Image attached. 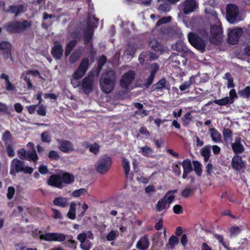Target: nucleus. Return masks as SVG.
<instances>
[{"label": "nucleus", "instance_id": "1", "mask_svg": "<svg viewBox=\"0 0 250 250\" xmlns=\"http://www.w3.org/2000/svg\"><path fill=\"white\" fill-rule=\"evenodd\" d=\"M115 75L114 72L110 69L103 74L100 80V85L103 91L106 93L111 92L115 85Z\"/></svg>", "mask_w": 250, "mask_h": 250}, {"label": "nucleus", "instance_id": "2", "mask_svg": "<svg viewBox=\"0 0 250 250\" xmlns=\"http://www.w3.org/2000/svg\"><path fill=\"white\" fill-rule=\"evenodd\" d=\"M89 60L87 58H84L82 60L80 64L73 74V79L71 81V83L74 87L79 85L78 80L82 78L87 71L89 66Z\"/></svg>", "mask_w": 250, "mask_h": 250}, {"label": "nucleus", "instance_id": "3", "mask_svg": "<svg viewBox=\"0 0 250 250\" xmlns=\"http://www.w3.org/2000/svg\"><path fill=\"white\" fill-rule=\"evenodd\" d=\"M111 164V158L107 155H103L98 159L95 164V168L98 173L104 175L110 169Z\"/></svg>", "mask_w": 250, "mask_h": 250}, {"label": "nucleus", "instance_id": "4", "mask_svg": "<svg viewBox=\"0 0 250 250\" xmlns=\"http://www.w3.org/2000/svg\"><path fill=\"white\" fill-rule=\"evenodd\" d=\"M30 22L27 21H23L21 22L14 21L7 24L5 26L7 31L11 33H19L30 27Z\"/></svg>", "mask_w": 250, "mask_h": 250}, {"label": "nucleus", "instance_id": "5", "mask_svg": "<svg viewBox=\"0 0 250 250\" xmlns=\"http://www.w3.org/2000/svg\"><path fill=\"white\" fill-rule=\"evenodd\" d=\"M39 238L41 240H44L46 241L62 242L65 240L66 236L62 233L47 232L41 234Z\"/></svg>", "mask_w": 250, "mask_h": 250}, {"label": "nucleus", "instance_id": "6", "mask_svg": "<svg viewBox=\"0 0 250 250\" xmlns=\"http://www.w3.org/2000/svg\"><path fill=\"white\" fill-rule=\"evenodd\" d=\"M31 77L38 78L44 80L43 77L40 75V72L37 70H28L23 72L21 76V78H23L26 83L28 89H33L35 88L32 84Z\"/></svg>", "mask_w": 250, "mask_h": 250}, {"label": "nucleus", "instance_id": "7", "mask_svg": "<svg viewBox=\"0 0 250 250\" xmlns=\"http://www.w3.org/2000/svg\"><path fill=\"white\" fill-rule=\"evenodd\" d=\"M188 40L190 44L197 49L203 52L206 47V43L204 40L193 33H189Z\"/></svg>", "mask_w": 250, "mask_h": 250}, {"label": "nucleus", "instance_id": "8", "mask_svg": "<svg viewBox=\"0 0 250 250\" xmlns=\"http://www.w3.org/2000/svg\"><path fill=\"white\" fill-rule=\"evenodd\" d=\"M239 10L236 5L229 4L227 7V18L229 22L234 23L238 21Z\"/></svg>", "mask_w": 250, "mask_h": 250}, {"label": "nucleus", "instance_id": "9", "mask_svg": "<svg viewBox=\"0 0 250 250\" xmlns=\"http://www.w3.org/2000/svg\"><path fill=\"white\" fill-rule=\"evenodd\" d=\"M223 31L220 23L217 21L215 25H212L210 29V42L214 43H217L221 39Z\"/></svg>", "mask_w": 250, "mask_h": 250}, {"label": "nucleus", "instance_id": "10", "mask_svg": "<svg viewBox=\"0 0 250 250\" xmlns=\"http://www.w3.org/2000/svg\"><path fill=\"white\" fill-rule=\"evenodd\" d=\"M135 73L132 71H129L121 78L120 83L123 88L128 90L130 88L131 83L134 79Z\"/></svg>", "mask_w": 250, "mask_h": 250}, {"label": "nucleus", "instance_id": "11", "mask_svg": "<svg viewBox=\"0 0 250 250\" xmlns=\"http://www.w3.org/2000/svg\"><path fill=\"white\" fill-rule=\"evenodd\" d=\"M242 34L243 30L240 28L230 30L228 33V42L231 44H236Z\"/></svg>", "mask_w": 250, "mask_h": 250}, {"label": "nucleus", "instance_id": "12", "mask_svg": "<svg viewBox=\"0 0 250 250\" xmlns=\"http://www.w3.org/2000/svg\"><path fill=\"white\" fill-rule=\"evenodd\" d=\"M24 163L17 159H13L11 162L10 173L12 175H16L18 172L23 170Z\"/></svg>", "mask_w": 250, "mask_h": 250}, {"label": "nucleus", "instance_id": "13", "mask_svg": "<svg viewBox=\"0 0 250 250\" xmlns=\"http://www.w3.org/2000/svg\"><path fill=\"white\" fill-rule=\"evenodd\" d=\"M182 6L184 13L188 14L194 11L197 8L198 4L195 0H185L182 3Z\"/></svg>", "mask_w": 250, "mask_h": 250}, {"label": "nucleus", "instance_id": "14", "mask_svg": "<svg viewBox=\"0 0 250 250\" xmlns=\"http://www.w3.org/2000/svg\"><path fill=\"white\" fill-rule=\"evenodd\" d=\"M244 141L240 137L235 138L234 143L231 144L232 150L235 154L243 153L245 150V147L243 145Z\"/></svg>", "mask_w": 250, "mask_h": 250}, {"label": "nucleus", "instance_id": "15", "mask_svg": "<svg viewBox=\"0 0 250 250\" xmlns=\"http://www.w3.org/2000/svg\"><path fill=\"white\" fill-rule=\"evenodd\" d=\"M231 165L232 168L237 171L242 170L245 167V162L242 160V157L238 155H235L231 160Z\"/></svg>", "mask_w": 250, "mask_h": 250}, {"label": "nucleus", "instance_id": "16", "mask_svg": "<svg viewBox=\"0 0 250 250\" xmlns=\"http://www.w3.org/2000/svg\"><path fill=\"white\" fill-rule=\"evenodd\" d=\"M93 84L94 82L92 77L89 76L83 79L81 86L85 93H88L93 90Z\"/></svg>", "mask_w": 250, "mask_h": 250}, {"label": "nucleus", "instance_id": "17", "mask_svg": "<svg viewBox=\"0 0 250 250\" xmlns=\"http://www.w3.org/2000/svg\"><path fill=\"white\" fill-rule=\"evenodd\" d=\"M85 234L82 232L78 235L77 239L81 243L80 248L83 250H90L91 248V243L89 241H85Z\"/></svg>", "mask_w": 250, "mask_h": 250}, {"label": "nucleus", "instance_id": "18", "mask_svg": "<svg viewBox=\"0 0 250 250\" xmlns=\"http://www.w3.org/2000/svg\"><path fill=\"white\" fill-rule=\"evenodd\" d=\"M48 184L51 186H54L59 188H62L64 186L62 183L61 176L58 175H51L48 180Z\"/></svg>", "mask_w": 250, "mask_h": 250}, {"label": "nucleus", "instance_id": "19", "mask_svg": "<svg viewBox=\"0 0 250 250\" xmlns=\"http://www.w3.org/2000/svg\"><path fill=\"white\" fill-rule=\"evenodd\" d=\"M59 148L64 153H69L74 150L73 144L68 141H59Z\"/></svg>", "mask_w": 250, "mask_h": 250}, {"label": "nucleus", "instance_id": "20", "mask_svg": "<svg viewBox=\"0 0 250 250\" xmlns=\"http://www.w3.org/2000/svg\"><path fill=\"white\" fill-rule=\"evenodd\" d=\"M52 55L56 60H59L62 58L63 53L62 46L58 42H55L54 46L52 49Z\"/></svg>", "mask_w": 250, "mask_h": 250}, {"label": "nucleus", "instance_id": "21", "mask_svg": "<svg viewBox=\"0 0 250 250\" xmlns=\"http://www.w3.org/2000/svg\"><path fill=\"white\" fill-rule=\"evenodd\" d=\"M159 69V65L158 63H154L151 64L149 67L150 75L146 80V83L148 85L151 84L154 80L155 74Z\"/></svg>", "mask_w": 250, "mask_h": 250}, {"label": "nucleus", "instance_id": "22", "mask_svg": "<svg viewBox=\"0 0 250 250\" xmlns=\"http://www.w3.org/2000/svg\"><path fill=\"white\" fill-rule=\"evenodd\" d=\"M11 44L7 42H0V50H3V54L4 58L12 59L10 53Z\"/></svg>", "mask_w": 250, "mask_h": 250}, {"label": "nucleus", "instance_id": "23", "mask_svg": "<svg viewBox=\"0 0 250 250\" xmlns=\"http://www.w3.org/2000/svg\"><path fill=\"white\" fill-rule=\"evenodd\" d=\"M149 246V242L147 237L146 236L142 237L138 241L136 248L140 250H146Z\"/></svg>", "mask_w": 250, "mask_h": 250}, {"label": "nucleus", "instance_id": "24", "mask_svg": "<svg viewBox=\"0 0 250 250\" xmlns=\"http://www.w3.org/2000/svg\"><path fill=\"white\" fill-rule=\"evenodd\" d=\"M179 239L174 235L171 236L168 240L166 245L167 250H173L174 248L178 244Z\"/></svg>", "mask_w": 250, "mask_h": 250}, {"label": "nucleus", "instance_id": "25", "mask_svg": "<svg viewBox=\"0 0 250 250\" xmlns=\"http://www.w3.org/2000/svg\"><path fill=\"white\" fill-rule=\"evenodd\" d=\"M208 131L210 134L212 141L215 143L220 142L221 140V136L220 133L214 128H210Z\"/></svg>", "mask_w": 250, "mask_h": 250}, {"label": "nucleus", "instance_id": "26", "mask_svg": "<svg viewBox=\"0 0 250 250\" xmlns=\"http://www.w3.org/2000/svg\"><path fill=\"white\" fill-rule=\"evenodd\" d=\"M53 203L57 206L64 208L68 205V200L66 198L59 197L54 199Z\"/></svg>", "mask_w": 250, "mask_h": 250}, {"label": "nucleus", "instance_id": "27", "mask_svg": "<svg viewBox=\"0 0 250 250\" xmlns=\"http://www.w3.org/2000/svg\"><path fill=\"white\" fill-rule=\"evenodd\" d=\"M24 11V6L22 5H12L10 6L9 9V12L12 14H15L16 16L23 12Z\"/></svg>", "mask_w": 250, "mask_h": 250}, {"label": "nucleus", "instance_id": "28", "mask_svg": "<svg viewBox=\"0 0 250 250\" xmlns=\"http://www.w3.org/2000/svg\"><path fill=\"white\" fill-rule=\"evenodd\" d=\"M122 163L126 177L127 178L132 179L133 177V174L132 173L129 172L130 167L129 161L127 159L124 158L123 159Z\"/></svg>", "mask_w": 250, "mask_h": 250}, {"label": "nucleus", "instance_id": "29", "mask_svg": "<svg viewBox=\"0 0 250 250\" xmlns=\"http://www.w3.org/2000/svg\"><path fill=\"white\" fill-rule=\"evenodd\" d=\"M169 207V205L167 203V201L163 198L158 201L156 205V208L157 211H161L165 209H167Z\"/></svg>", "mask_w": 250, "mask_h": 250}, {"label": "nucleus", "instance_id": "30", "mask_svg": "<svg viewBox=\"0 0 250 250\" xmlns=\"http://www.w3.org/2000/svg\"><path fill=\"white\" fill-rule=\"evenodd\" d=\"M62 183L70 184L74 181V177L73 175L68 173H64L61 176Z\"/></svg>", "mask_w": 250, "mask_h": 250}, {"label": "nucleus", "instance_id": "31", "mask_svg": "<svg viewBox=\"0 0 250 250\" xmlns=\"http://www.w3.org/2000/svg\"><path fill=\"white\" fill-rule=\"evenodd\" d=\"M85 147L89 148V150L91 153L97 155L99 153L100 150V146L97 143L94 144H85Z\"/></svg>", "mask_w": 250, "mask_h": 250}, {"label": "nucleus", "instance_id": "32", "mask_svg": "<svg viewBox=\"0 0 250 250\" xmlns=\"http://www.w3.org/2000/svg\"><path fill=\"white\" fill-rule=\"evenodd\" d=\"M201 155L204 157V161H208L210 156V146H207L203 147L200 151Z\"/></svg>", "mask_w": 250, "mask_h": 250}, {"label": "nucleus", "instance_id": "33", "mask_svg": "<svg viewBox=\"0 0 250 250\" xmlns=\"http://www.w3.org/2000/svg\"><path fill=\"white\" fill-rule=\"evenodd\" d=\"M67 217L71 219H74L76 216V204L72 202L69 207V210L67 214Z\"/></svg>", "mask_w": 250, "mask_h": 250}, {"label": "nucleus", "instance_id": "34", "mask_svg": "<svg viewBox=\"0 0 250 250\" xmlns=\"http://www.w3.org/2000/svg\"><path fill=\"white\" fill-rule=\"evenodd\" d=\"M94 25L90 23L88 25V28L86 30L85 32V38L86 42L90 41L93 35V30L94 29Z\"/></svg>", "mask_w": 250, "mask_h": 250}, {"label": "nucleus", "instance_id": "35", "mask_svg": "<svg viewBox=\"0 0 250 250\" xmlns=\"http://www.w3.org/2000/svg\"><path fill=\"white\" fill-rule=\"evenodd\" d=\"M176 192V190H170L168 191L165 196L163 197L167 201V203L170 206V204L173 202L174 199V193Z\"/></svg>", "mask_w": 250, "mask_h": 250}, {"label": "nucleus", "instance_id": "36", "mask_svg": "<svg viewBox=\"0 0 250 250\" xmlns=\"http://www.w3.org/2000/svg\"><path fill=\"white\" fill-rule=\"evenodd\" d=\"M139 152L145 156H149L153 153V150L148 146H145L139 148Z\"/></svg>", "mask_w": 250, "mask_h": 250}, {"label": "nucleus", "instance_id": "37", "mask_svg": "<svg viewBox=\"0 0 250 250\" xmlns=\"http://www.w3.org/2000/svg\"><path fill=\"white\" fill-rule=\"evenodd\" d=\"M214 103L219 105H225L232 104V100L231 98H228V97H227L221 99L214 100Z\"/></svg>", "mask_w": 250, "mask_h": 250}, {"label": "nucleus", "instance_id": "38", "mask_svg": "<svg viewBox=\"0 0 250 250\" xmlns=\"http://www.w3.org/2000/svg\"><path fill=\"white\" fill-rule=\"evenodd\" d=\"M26 157L29 161H33L36 162L38 159V157L35 149L31 151H28L26 154Z\"/></svg>", "mask_w": 250, "mask_h": 250}, {"label": "nucleus", "instance_id": "39", "mask_svg": "<svg viewBox=\"0 0 250 250\" xmlns=\"http://www.w3.org/2000/svg\"><path fill=\"white\" fill-rule=\"evenodd\" d=\"M179 164L181 165L179 163ZM184 171L190 172L192 169L191 162L188 160H185L181 163Z\"/></svg>", "mask_w": 250, "mask_h": 250}, {"label": "nucleus", "instance_id": "40", "mask_svg": "<svg viewBox=\"0 0 250 250\" xmlns=\"http://www.w3.org/2000/svg\"><path fill=\"white\" fill-rule=\"evenodd\" d=\"M192 77H190L188 81H187L184 82L183 83H182L179 86L180 90L181 91H184L189 89L192 83Z\"/></svg>", "mask_w": 250, "mask_h": 250}, {"label": "nucleus", "instance_id": "41", "mask_svg": "<svg viewBox=\"0 0 250 250\" xmlns=\"http://www.w3.org/2000/svg\"><path fill=\"white\" fill-rule=\"evenodd\" d=\"M76 44V41L75 40L71 41L67 43L65 51V56H68L70 54V52L71 51L73 48L75 46Z\"/></svg>", "mask_w": 250, "mask_h": 250}, {"label": "nucleus", "instance_id": "42", "mask_svg": "<svg viewBox=\"0 0 250 250\" xmlns=\"http://www.w3.org/2000/svg\"><path fill=\"white\" fill-rule=\"evenodd\" d=\"M81 54V53L79 51L74 52L70 56V62L71 63H74L76 62L79 59Z\"/></svg>", "mask_w": 250, "mask_h": 250}, {"label": "nucleus", "instance_id": "43", "mask_svg": "<svg viewBox=\"0 0 250 250\" xmlns=\"http://www.w3.org/2000/svg\"><path fill=\"white\" fill-rule=\"evenodd\" d=\"M242 229L236 226H232L229 229L230 237H235L241 231Z\"/></svg>", "mask_w": 250, "mask_h": 250}, {"label": "nucleus", "instance_id": "44", "mask_svg": "<svg viewBox=\"0 0 250 250\" xmlns=\"http://www.w3.org/2000/svg\"><path fill=\"white\" fill-rule=\"evenodd\" d=\"M41 140L42 142L49 143L51 141V137L48 132H43L41 135Z\"/></svg>", "mask_w": 250, "mask_h": 250}, {"label": "nucleus", "instance_id": "45", "mask_svg": "<svg viewBox=\"0 0 250 250\" xmlns=\"http://www.w3.org/2000/svg\"><path fill=\"white\" fill-rule=\"evenodd\" d=\"M224 78L227 79L228 81L227 87L228 88H230L234 87V84L233 83V79L231 77V75L229 73H226Z\"/></svg>", "mask_w": 250, "mask_h": 250}, {"label": "nucleus", "instance_id": "46", "mask_svg": "<svg viewBox=\"0 0 250 250\" xmlns=\"http://www.w3.org/2000/svg\"><path fill=\"white\" fill-rule=\"evenodd\" d=\"M193 164L194 171L198 176H200L202 174L201 164L198 161H193Z\"/></svg>", "mask_w": 250, "mask_h": 250}, {"label": "nucleus", "instance_id": "47", "mask_svg": "<svg viewBox=\"0 0 250 250\" xmlns=\"http://www.w3.org/2000/svg\"><path fill=\"white\" fill-rule=\"evenodd\" d=\"M240 95L244 98H248L250 96V87L247 86L239 92Z\"/></svg>", "mask_w": 250, "mask_h": 250}, {"label": "nucleus", "instance_id": "48", "mask_svg": "<svg viewBox=\"0 0 250 250\" xmlns=\"http://www.w3.org/2000/svg\"><path fill=\"white\" fill-rule=\"evenodd\" d=\"M87 193V190L85 188H80L79 189L75 190L72 192V196L75 197H79L81 195H85Z\"/></svg>", "mask_w": 250, "mask_h": 250}, {"label": "nucleus", "instance_id": "49", "mask_svg": "<svg viewBox=\"0 0 250 250\" xmlns=\"http://www.w3.org/2000/svg\"><path fill=\"white\" fill-rule=\"evenodd\" d=\"M214 236L225 248L228 249L229 242L228 241H224L223 236L217 234H215Z\"/></svg>", "mask_w": 250, "mask_h": 250}, {"label": "nucleus", "instance_id": "50", "mask_svg": "<svg viewBox=\"0 0 250 250\" xmlns=\"http://www.w3.org/2000/svg\"><path fill=\"white\" fill-rule=\"evenodd\" d=\"M194 191L192 188L190 187H187L182 192V196L184 197H188Z\"/></svg>", "mask_w": 250, "mask_h": 250}, {"label": "nucleus", "instance_id": "51", "mask_svg": "<svg viewBox=\"0 0 250 250\" xmlns=\"http://www.w3.org/2000/svg\"><path fill=\"white\" fill-rule=\"evenodd\" d=\"M69 238L70 239L64 243L65 246L74 249H76V242L74 240H72L73 236L71 235L69 236Z\"/></svg>", "mask_w": 250, "mask_h": 250}, {"label": "nucleus", "instance_id": "52", "mask_svg": "<svg viewBox=\"0 0 250 250\" xmlns=\"http://www.w3.org/2000/svg\"><path fill=\"white\" fill-rule=\"evenodd\" d=\"M166 83V81L165 79H162L159 82L155 84V89H161L165 87Z\"/></svg>", "mask_w": 250, "mask_h": 250}, {"label": "nucleus", "instance_id": "53", "mask_svg": "<svg viewBox=\"0 0 250 250\" xmlns=\"http://www.w3.org/2000/svg\"><path fill=\"white\" fill-rule=\"evenodd\" d=\"M135 115L138 118H143L145 116L148 115V111L146 110L143 109L142 110H137L134 112Z\"/></svg>", "mask_w": 250, "mask_h": 250}, {"label": "nucleus", "instance_id": "54", "mask_svg": "<svg viewBox=\"0 0 250 250\" xmlns=\"http://www.w3.org/2000/svg\"><path fill=\"white\" fill-rule=\"evenodd\" d=\"M48 157L52 160H57L59 158L58 153L54 150L50 151L48 153Z\"/></svg>", "mask_w": 250, "mask_h": 250}, {"label": "nucleus", "instance_id": "55", "mask_svg": "<svg viewBox=\"0 0 250 250\" xmlns=\"http://www.w3.org/2000/svg\"><path fill=\"white\" fill-rule=\"evenodd\" d=\"M156 188L153 185H149L145 188V192L146 194L151 195L156 192Z\"/></svg>", "mask_w": 250, "mask_h": 250}, {"label": "nucleus", "instance_id": "56", "mask_svg": "<svg viewBox=\"0 0 250 250\" xmlns=\"http://www.w3.org/2000/svg\"><path fill=\"white\" fill-rule=\"evenodd\" d=\"M117 235V231L112 230L106 236V239L108 241L113 240Z\"/></svg>", "mask_w": 250, "mask_h": 250}, {"label": "nucleus", "instance_id": "57", "mask_svg": "<svg viewBox=\"0 0 250 250\" xmlns=\"http://www.w3.org/2000/svg\"><path fill=\"white\" fill-rule=\"evenodd\" d=\"M170 8L169 5L167 3L162 4L159 7V9L164 12L169 11Z\"/></svg>", "mask_w": 250, "mask_h": 250}, {"label": "nucleus", "instance_id": "58", "mask_svg": "<svg viewBox=\"0 0 250 250\" xmlns=\"http://www.w3.org/2000/svg\"><path fill=\"white\" fill-rule=\"evenodd\" d=\"M15 192V189L13 187H9L8 188V192L7 193V197L9 199H11Z\"/></svg>", "mask_w": 250, "mask_h": 250}, {"label": "nucleus", "instance_id": "59", "mask_svg": "<svg viewBox=\"0 0 250 250\" xmlns=\"http://www.w3.org/2000/svg\"><path fill=\"white\" fill-rule=\"evenodd\" d=\"M52 217L54 219H61L62 214L60 211L56 209H52Z\"/></svg>", "mask_w": 250, "mask_h": 250}, {"label": "nucleus", "instance_id": "60", "mask_svg": "<svg viewBox=\"0 0 250 250\" xmlns=\"http://www.w3.org/2000/svg\"><path fill=\"white\" fill-rule=\"evenodd\" d=\"M173 210L175 214H181L183 212L182 207L179 205H176L173 208Z\"/></svg>", "mask_w": 250, "mask_h": 250}, {"label": "nucleus", "instance_id": "61", "mask_svg": "<svg viewBox=\"0 0 250 250\" xmlns=\"http://www.w3.org/2000/svg\"><path fill=\"white\" fill-rule=\"evenodd\" d=\"M37 112L38 114L41 116H45L46 115V109L43 105H41L39 106Z\"/></svg>", "mask_w": 250, "mask_h": 250}, {"label": "nucleus", "instance_id": "62", "mask_svg": "<svg viewBox=\"0 0 250 250\" xmlns=\"http://www.w3.org/2000/svg\"><path fill=\"white\" fill-rule=\"evenodd\" d=\"M172 168L175 175L179 176L181 174V169L178 164H174L172 165Z\"/></svg>", "mask_w": 250, "mask_h": 250}, {"label": "nucleus", "instance_id": "63", "mask_svg": "<svg viewBox=\"0 0 250 250\" xmlns=\"http://www.w3.org/2000/svg\"><path fill=\"white\" fill-rule=\"evenodd\" d=\"M170 20H171L170 17H167L162 18L161 19L157 21V25L159 26L162 24L167 23L170 21Z\"/></svg>", "mask_w": 250, "mask_h": 250}, {"label": "nucleus", "instance_id": "64", "mask_svg": "<svg viewBox=\"0 0 250 250\" xmlns=\"http://www.w3.org/2000/svg\"><path fill=\"white\" fill-rule=\"evenodd\" d=\"M106 61V57L104 56H102L98 60V67L99 71L101 70L102 65L105 63Z\"/></svg>", "mask_w": 250, "mask_h": 250}]
</instances>
